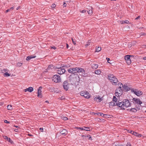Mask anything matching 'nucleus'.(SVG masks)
Returning <instances> with one entry per match:
<instances>
[{
  "instance_id": "052dcab7",
  "label": "nucleus",
  "mask_w": 146,
  "mask_h": 146,
  "mask_svg": "<svg viewBox=\"0 0 146 146\" xmlns=\"http://www.w3.org/2000/svg\"><path fill=\"white\" fill-rule=\"evenodd\" d=\"M14 131H15L16 132H18V130L17 129H15Z\"/></svg>"
},
{
  "instance_id": "20e7f679",
  "label": "nucleus",
  "mask_w": 146,
  "mask_h": 146,
  "mask_svg": "<svg viewBox=\"0 0 146 146\" xmlns=\"http://www.w3.org/2000/svg\"><path fill=\"white\" fill-rule=\"evenodd\" d=\"M52 79L54 82L56 83L59 82L61 81L60 76L57 74L54 75L52 77Z\"/></svg>"
},
{
  "instance_id": "c03bdc74",
  "label": "nucleus",
  "mask_w": 146,
  "mask_h": 146,
  "mask_svg": "<svg viewBox=\"0 0 146 146\" xmlns=\"http://www.w3.org/2000/svg\"><path fill=\"white\" fill-rule=\"evenodd\" d=\"M51 48L53 49L54 50H55L56 49V48L55 46H53L50 47Z\"/></svg>"
},
{
  "instance_id": "4d7b16f0",
  "label": "nucleus",
  "mask_w": 146,
  "mask_h": 146,
  "mask_svg": "<svg viewBox=\"0 0 146 146\" xmlns=\"http://www.w3.org/2000/svg\"><path fill=\"white\" fill-rule=\"evenodd\" d=\"M106 60H107V61L108 62V61H109V60H110V59L109 58H106Z\"/></svg>"
},
{
  "instance_id": "8fccbe9b",
  "label": "nucleus",
  "mask_w": 146,
  "mask_h": 146,
  "mask_svg": "<svg viewBox=\"0 0 146 146\" xmlns=\"http://www.w3.org/2000/svg\"><path fill=\"white\" fill-rule=\"evenodd\" d=\"M127 146H131V145L130 144L129 142L127 143Z\"/></svg>"
},
{
  "instance_id": "c756f323",
  "label": "nucleus",
  "mask_w": 146,
  "mask_h": 146,
  "mask_svg": "<svg viewBox=\"0 0 146 146\" xmlns=\"http://www.w3.org/2000/svg\"><path fill=\"white\" fill-rule=\"evenodd\" d=\"M88 13L89 15H91L92 13V10H90L88 11Z\"/></svg>"
},
{
  "instance_id": "dca6fc26",
  "label": "nucleus",
  "mask_w": 146,
  "mask_h": 146,
  "mask_svg": "<svg viewBox=\"0 0 146 146\" xmlns=\"http://www.w3.org/2000/svg\"><path fill=\"white\" fill-rule=\"evenodd\" d=\"M115 105L116 103L113 101H111L109 103V106L110 108L114 106H115Z\"/></svg>"
},
{
  "instance_id": "f3484780",
  "label": "nucleus",
  "mask_w": 146,
  "mask_h": 146,
  "mask_svg": "<svg viewBox=\"0 0 146 146\" xmlns=\"http://www.w3.org/2000/svg\"><path fill=\"white\" fill-rule=\"evenodd\" d=\"M92 68L94 69H97L98 67V65L97 64H93L91 65Z\"/></svg>"
},
{
  "instance_id": "412c9836",
  "label": "nucleus",
  "mask_w": 146,
  "mask_h": 146,
  "mask_svg": "<svg viewBox=\"0 0 146 146\" xmlns=\"http://www.w3.org/2000/svg\"><path fill=\"white\" fill-rule=\"evenodd\" d=\"M94 73L96 74H100L101 73V71L100 70H97L95 71Z\"/></svg>"
},
{
  "instance_id": "5fc2aeb1",
  "label": "nucleus",
  "mask_w": 146,
  "mask_h": 146,
  "mask_svg": "<svg viewBox=\"0 0 146 146\" xmlns=\"http://www.w3.org/2000/svg\"><path fill=\"white\" fill-rule=\"evenodd\" d=\"M39 129L41 132H42L43 131V128H40Z\"/></svg>"
},
{
  "instance_id": "473e14b6",
  "label": "nucleus",
  "mask_w": 146,
  "mask_h": 146,
  "mask_svg": "<svg viewBox=\"0 0 146 146\" xmlns=\"http://www.w3.org/2000/svg\"><path fill=\"white\" fill-rule=\"evenodd\" d=\"M22 63L20 62H18L17 64V66H19V67L21 66H22Z\"/></svg>"
},
{
  "instance_id": "680f3d73",
  "label": "nucleus",
  "mask_w": 146,
  "mask_h": 146,
  "mask_svg": "<svg viewBox=\"0 0 146 146\" xmlns=\"http://www.w3.org/2000/svg\"><path fill=\"white\" fill-rule=\"evenodd\" d=\"M118 92H116L115 93V95L116 96H117V95L118 94Z\"/></svg>"
},
{
  "instance_id": "72a5a7b5",
  "label": "nucleus",
  "mask_w": 146,
  "mask_h": 146,
  "mask_svg": "<svg viewBox=\"0 0 146 146\" xmlns=\"http://www.w3.org/2000/svg\"><path fill=\"white\" fill-rule=\"evenodd\" d=\"M61 100H65L66 99L64 96H62L61 98H59Z\"/></svg>"
},
{
  "instance_id": "a211bd4d",
  "label": "nucleus",
  "mask_w": 146,
  "mask_h": 146,
  "mask_svg": "<svg viewBox=\"0 0 146 146\" xmlns=\"http://www.w3.org/2000/svg\"><path fill=\"white\" fill-rule=\"evenodd\" d=\"M33 88L32 87H29L25 90V91H33Z\"/></svg>"
},
{
  "instance_id": "ea45409f",
  "label": "nucleus",
  "mask_w": 146,
  "mask_h": 146,
  "mask_svg": "<svg viewBox=\"0 0 146 146\" xmlns=\"http://www.w3.org/2000/svg\"><path fill=\"white\" fill-rule=\"evenodd\" d=\"M124 21V23H126V24H129V21H128V20H126L125 21Z\"/></svg>"
},
{
  "instance_id": "0eeeda50",
  "label": "nucleus",
  "mask_w": 146,
  "mask_h": 146,
  "mask_svg": "<svg viewBox=\"0 0 146 146\" xmlns=\"http://www.w3.org/2000/svg\"><path fill=\"white\" fill-rule=\"evenodd\" d=\"M125 59L128 64L129 65L131 64V61L130 59V55H127L125 56Z\"/></svg>"
},
{
  "instance_id": "49530a36",
  "label": "nucleus",
  "mask_w": 146,
  "mask_h": 146,
  "mask_svg": "<svg viewBox=\"0 0 146 146\" xmlns=\"http://www.w3.org/2000/svg\"><path fill=\"white\" fill-rule=\"evenodd\" d=\"M72 40L74 44L75 45L76 44L75 42L74 41V40L72 38Z\"/></svg>"
},
{
  "instance_id": "58836bf2",
  "label": "nucleus",
  "mask_w": 146,
  "mask_h": 146,
  "mask_svg": "<svg viewBox=\"0 0 146 146\" xmlns=\"http://www.w3.org/2000/svg\"><path fill=\"white\" fill-rule=\"evenodd\" d=\"M80 12L81 13H84L85 12H86V11L85 10H80Z\"/></svg>"
},
{
  "instance_id": "5701e85b",
  "label": "nucleus",
  "mask_w": 146,
  "mask_h": 146,
  "mask_svg": "<svg viewBox=\"0 0 146 146\" xmlns=\"http://www.w3.org/2000/svg\"><path fill=\"white\" fill-rule=\"evenodd\" d=\"M37 96L38 97L41 98L42 97V95L41 94V92H38Z\"/></svg>"
},
{
  "instance_id": "69168bd1",
  "label": "nucleus",
  "mask_w": 146,
  "mask_h": 146,
  "mask_svg": "<svg viewBox=\"0 0 146 146\" xmlns=\"http://www.w3.org/2000/svg\"><path fill=\"white\" fill-rule=\"evenodd\" d=\"M45 102L46 103H49V102L47 100H46V101H45Z\"/></svg>"
},
{
  "instance_id": "cd10ccee",
  "label": "nucleus",
  "mask_w": 146,
  "mask_h": 146,
  "mask_svg": "<svg viewBox=\"0 0 146 146\" xmlns=\"http://www.w3.org/2000/svg\"><path fill=\"white\" fill-rule=\"evenodd\" d=\"M73 68H70L68 69V71L69 72L73 74Z\"/></svg>"
},
{
  "instance_id": "13d9d810",
  "label": "nucleus",
  "mask_w": 146,
  "mask_h": 146,
  "mask_svg": "<svg viewBox=\"0 0 146 146\" xmlns=\"http://www.w3.org/2000/svg\"><path fill=\"white\" fill-rule=\"evenodd\" d=\"M10 9H8L6 11V13H7L8 12H9V11H10Z\"/></svg>"
},
{
  "instance_id": "a878e982",
  "label": "nucleus",
  "mask_w": 146,
  "mask_h": 146,
  "mask_svg": "<svg viewBox=\"0 0 146 146\" xmlns=\"http://www.w3.org/2000/svg\"><path fill=\"white\" fill-rule=\"evenodd\" d=\"M7 109L9 110L13 109L12 106L11 105H8L7 106Z\"/></svg>"
},
{
  "instance_id": "393cba45",
  "label": "nucleus",
  "mask_w": 146,
  "mask_h": 146,
  "mask_svg": "<svg viewBox=\"0 0 146 146\" xmlns=\"http://www.w3.org/2000/svg\"><path fill=\"white\" fill-rule=\"evenodd\" d=\"M73 74L77 73V67L73 68Z\"/></svg>"
},
{
  "instance_id": "b1692460",
  "label": "nucleus",
  "mask_w": 146,
  "mask_h": 146,
  "mask_svg": "<svg viewBox=\"0 0 146 146\" xmlns=\"http://www.w3.org/2000/svg\"><path fill=\"white\" fill-rule=\"evenodd\" d=\"M113 102H115V103H117V102L118 101H117V99L115 96H114L113 98Z\"/></svg>"
},
{
  "instance_id": "e433bc0d",
  "label": "nucleus",
  "mask_w": 146,
  "mask_h": 146,
  "mask_svg": "<svg viewBox=\"0 0 146 146\" xmlns=\"http://www.w3.org/2000/svg\"><path fill=\"white\" fill-rule=\"evenodd\" d=\"M133 98L132 97H131V96H129V100L131 101L132 102V101L133 100H132V99H133Z\"/></svg>"
},
{
  "instance_id": "9d476101",
  "label": "nucleus",
  "mask_w": 146,
  "mask_h": 146,
  "mask_svg": "<svg viewBox=\"0 0 146 146\" xmlns=\"http://www.w3.org/2000/svg\"><path fill=\"white\" fill-rule=\"evenodd\" d=\"M115 106H117L120 107H121V109L122 110H123L125 109L123 108L122 107L123 106L124 107V104H123V102H119V101L117 103H116Z\"/></svg>"
},
{
  "instance_id": "39448f33",
  "label": "nucleus",
  "mask_w": 146,
  "mask_h": 146,
  "mask_svg": "<svg viewBox=\"0 0 146 146\" xmlns=\"http://www.w3.org/2000/svg\"><path fill=\"white\" fill-rule=\"evenodd\" d=\"M80 94L86 98L88 99L90 97V95L88 92H80Z\"/></svg>"
},
{
  "instance_id": "09e8293b",
  "label": "nucleus",
  "mask_w": 146,
  "mask_h": 146,
  "mask_svg": "<svg viewBox=\"0 0 146 146\" xmlns=\"http://www.w3.org/2000/svg\"><path fill=\"white\" fill-rule=\"evenodd\" d=\"M120 23H121L122 24H124V21H120Z\"/></svg>"
},
{
  "instance_id": "338daca9",
  "label": "nucleus",
  "mask_w": 146,
  "mask_h": 146,
  "mask_svg": "<svg viewBox=\"0 0 146 146\" xmlns=\"http://www.w3.org/2000/svg\"><path fill=\"white\" fill-rule=\"evenodd\" d=\"M28 135L30 136H33V135L31 134H28Z\"/></svg>"
},
{
  "instance_id": "f257e3e1",
  "label": "nucleus",
  "mask_w": 146,
  "mask_h": 146,
  "mask_svg": "<svg viewBox=\"0 0 146 146\" xmlns=\"http://www.w3.org/2000/svg\"><path fill=\"white\" fill-rule=\"evenodd\" d=\"M117 87L115 91H120L122 90L123 89L127 91L130 90L131 91H136L137 90L136 89L132 88L126 85H124L123 86V84L120 83H119L118 84Z\"/></svg>"
},
{
  "instance_id": "7ed1b4c3",
  "label": "nucleus",
  "mask_w": 146,
  "mask_h": 146,
  "mask_svg": "<svg viewBox=\"0 0 146 146\" xmlns=\"http://www.w3.org/2000/svg\"><path fill=\"white\" fill-rule=\"evenodd\" d=\"M72 86V84H68L66 81H64L63 83V87L64 89L66 90H68Z\"/></svg>"
},
{
  "instance_id": "6e6d98bb",
  "label": "nucleus",
  "mask_w": 146,
  "mask_h": 146,
  "mask_svg": "<svg viewBox=\"0 0 146 146\" xmlns=\"http://www.w3.org/2000/svg\"><path fill=\"white\" fill-rule=\"evenodd\" d=\"M100 113H94V115H99Z\"/></svg>"
},
{
  "instance_id": "2f4dec72",
  "label": "nucleus",
  "mask_w": 146,
  "mask_h": 146,
  "mask_svg": "<svg viewBox=\"0 0 146 146\" xmlns=\"http://www.w3.org/2000/svg\"><path fill=\"white\" fill-rule=\"evenodd\" d=\"M53 66L52 65H50L48 66L47 69L48 70H50V69H52V68H53Z\"/></svg>"
},
{
  "instance_id": "a18cd8bd",
  "label": "nucleus",
  "mask_w": 146,
  "mask_h": 146,
  "mask_svg": "<svg viewBox=\"0 0 146 146\" xmlns=\"http://www.w3.org/2000/svg\"><path fill=\"white\" fill-rule=\"evenodd\" d=\"M4 122H5V123H10L9 122V121H8L7 120H5V121H4Z\"/></svg>"
},
{
  "instance_id": "603ef678",
  "label": "nucleus",
  "mask_w": 146,
  "mask_h": 146,
  "mask_svg": "<svg viewBox=\"0 0 146 146\" xmlns=\"http://www.w3.org/2000/svg\"><path fill=\"white\" fill-rule=\"evenodd\" d=\"M140 18V16H138V17H136V18H135V20H137L139 19Z\"/></svg>"
},
{
  "instance_id": "f03ea898",
  "label": "nucleus",
  "mask_w": 146,
  "mask_h": 146,
  "mask_svg": "<svg viewBox=\"0 0 146 146\" xmlns=\"http://www.w3.org/2000/svg\"><path fill=\"white\" fill-rule=\"evenodd\" d=\"M108 78L112 84L113 83L116 85V84L118 82L117 79L112 74H109Z\"/></svg>"
},
{
  "instance_id": "4468645a",
  "label": "nucleus",
  "mask_w": 146,
  "mask_h": 146,
  "mask_svg": "<svg viewBox=\"0 0 146 146\" xmlns=\"http://www.w3.org/2000/svg\"><path fill=\"white\" fill-rule=\"evenodd\" d=\"M60 133L61 134L63 135V136H65L66 135L67 133V131L65 129H64L60 131Z\"/></svg>"
},
{
  "instance_id": "37998d69",
  "label": "nucleus",
  "mask_w": 146,
  "mask_h": 146,
  "mask_svg": "<svg viewBox=\"0 0 146 146\" xmlns=\"http://www.w3.org/2000/svg\"><path fill=\"white\" fill-rule=\"evenodd\" d=\"M68 119V118L66 117H64L63 118V119L64 120H66Z\"/></svg>"
},
{
  "instance_id": "6ab92c4d",
  "label": "nucleus",
  "mask_w": 146,
  "mask_h": 146,
  "mask_svg": "<svg viewBox=\"0 0 146 146\" xmlns=\"http://www.w3.org/2000/svg\"><path fill=\"white\" fill-rule=\"evenodd\" d=\"M36 57V56H28L27 57L26 60H29L32 58H35Z\"/></svg>"
},
{
  "instance_id": "79ce46f5",
  "label": "nucleus",
  "mask_w": 146,
  "mask_h": 146,
  "mask_svg": "<svg viewBox=\"0 0 146 146\" xmlns=\"http://www.w3.org/2000/svg\"><path fill=\"white\" fill-rule=\"evenodd\" d=\"M145 35V33H140V36Z\"/></svg>"
},
{
  "instance_id": "1a4fd4ad",
  "label": "nucleus",
  "mask_w": 146,
  "mask_h": 146,
  "mask_svg": "<svg viewBox=\"0 0 146 146\" xmlns=\"http://www.w3.org/2000/svg\"><path fill=\"white\" fill-rule=\"evenodd\" d=\"M128 131L129 132L131 133L133 135H134L135 136H137V137H141L142 136V135L141 134H139L136 132L133 131H131V130H128Z\"/></svg>"
},
{
  "instance_id": "e2e57ef3",
  "label": "nucleus",
  "mask_w": 146,
  "mask_h": 146,
  "mask_svg": "<svg viewBox=\"0 0 146 146\" xmlns=\"http://www.w3.org/2000/svg\"><path fill=\"white\" fill-rule=\"evenodd\" d=\"M14 127H16L18 129L19 128V126H14Z\"/></svg>"
},
{
  "instance_id": "774afa93",
  "label": "nucleus",
  "mask_w": 146,
  "mask_h": 146,
  "mask_svg": "<svg viewBox=\"0 0 146 146\" xmlns=\"http://www.w3.org/2000/svg\"><path fill=\"white\" fill-rule=\"evenodd\" d=\"M66 47L67 48H68V44H66Z\"/></svg>"
},
{
  "instance_id": "f704fd0d",
  "label": "nucleus",
  "mask_w": 146,
  "mask_h": 146,
  "mask_svg": "<svg viewBox=\"0 0 146 146\" xmlns=\"http://www.w3.org/2000/svg\"><path fill=\"white\" fill-rule=\"evenodd\" d=\"M7 141L8 142H9L11 144H12L13 143V141L10 138H9Z\"/></svg>"
},
{
  "instance_id": "864d4df0",
  "label": "nucleus",
  "mask_w": 146,
  "mask_h": 146,
  "mask_svg": "<svg viewBox=\"0 0 146 146\" xmlns=\"http://www.w3.org/2000/svg\"><path fill=\"white\" fill-rule=\"evenodd\" d=\"M63 5L64 7H65L66 6V4L65 3H64Z\"/></svg>"
},
{
  "instance_id": "423d86ee",
  "label": "nucleus",
  "mask_w": 146,
  "mask_h": 146,
  "mask_svg": "<svg viewBox=\"0 0 146 146\" xmlns=\"http://www.w3.org/2000/svg\"><path fill=\"white\" fill-rule=\"evenodd\" d=\"M123 104H124V107L125 106L126 107H128L131 106V104L129 102V100H124L123 101Z\"/></svg>"
},
{
  "instance_id": "2eb2a0df",
  "label": "nucleus",
  "mask_w": 146,
  "mask_h": 146,
  "mask_svg": "<svg viewBox=\"0 0 146 146\" xmlns=\"http://www.w3.org/2000/svg\"><path fill=\"white\" fill-rule=\"evenodd\" d=\"M97 100H98V101L99 102H101L102 100V98H100L99 96H98V97H96L94 98V100L95 101H97Z\"/></svg>"
},
{
  "instance_id": "bb28decb",
  "label": "nucleus",
  "mask_w": 146,
  "mask_h": 146,
  "mask_svg": "<svg viewBox=\"0 0 146 146\" xmlns=\"http://www.w3.org/2000/svg\"><path fill=\"white\" fill-rule=\"evenodd\" d=\"M130 111L132 112H136L137 111V110L135 108H132L130 109Z\"/></svg>"
},
{
  "instance_id": "7c9ffc66",
  "label": "nucleus",
  "mask_w": 146,
  "mask_h": 146,
  "mask_svg": "<svg viewBox=\"0 0 146 146\" xmlns=\"http://www.w3.org/2000/svg\"><path fill=\"white\" fill-rule=\"evenodd\" d=\"M43 88L42 87V86H40L39 88L38 89V91H41L42 90H42Z\"/></svg>"
},
{
  "instance_id": "6e6552de",
  "label": "nucleus",
  "mask_w": 146,
  "mask_h": 146,
  "mask_svg": "<svg viewBox=\"0 0 146 146\" xmlns=\"http://www.w3.org/2000/svg\"><path fill=\"white\" fill-rule=\"evenodd\" d=\"M57 73L60 74H62L65 72V70L63 68H58L57 70Z\"/></svg>"
},
{
  "instance_id": "f8f14e48",
  "label": "nucleus",
  "mask_w": 146,
  "mask_h": 146,
  "mask_svg": "<svg viewBox=\"0 0 146 146\" xmlns=\"http://www.w3.org/2000/svg\"><path fill=\"white\" fill-rule=\"evenodd\" d=\"M78 129H80L81 130H86V131H90L89 128L88 127H77Z\"/></svg>"
},
{
  "instance_id": "3c124183",
  "label": "nucleus",
  "mask_w": 146,
  "mask_h": 146,
  "mask_svg": "<svg viewBox=\"0 0 146 146\" xmlns=\"http://www.w3.org/2000/svg\"><path fill=\"white\" fill-rule=\"evenodd\" d=\"M115 146H123L121 144H118L117 145H115Z\"/></svg>"
},
{
  "instance_id": "ddd939ff",
  "label": "nucleus",
  "mask_w": 146,
  "mask_h": 146,
  "mask_svg": "<svg viewBox=\"0 0 146 146\" xmlns=\"http://www.w3.org/2000/svg\"><path fill=\"white\" fill-rule=\"evenodd\" d=\"M77 73H80V72H82V73H84L85 72V70L82 68H77Z\"/></svg>"
},
{
  "instance_id": "bf43d9fd",
  "label": "nucleus",
  "mask_w": 146,
  "mask_h": 146,
  "mask_svg": "<svg viewBox=\"0 0 146 146\" xmlns=\"http://www.w3.org/2000/svg\"><path fill=\"white\" fill-rule=\"evenodd\" d=\"M14 9V7H11L10 9V10H11V9H12V10H13V9Z\"/></svg>"
},
{
  "instance_id": "c9c22d12",
  "label": "nucleus",
  "mask_w": 146,
  "mask_h": 146,
  "mask_svg": "<svg viewBox=\"0 0 146 146\" xmlns=\"http://www.w3.org/2000/svg\"><path fill=\"white\" fill-rule=\"evenodd\" d=\"M99 115L100 116L101 115H103V116L104 117H105L106 116H108V115H107V114H103L102 113H100Z\"/></svg>"
},
{
  "instance_id": "0e129e2a",
  "label": "nucleus",
  "mask_w": 146,
  "mask_h": 146,
  "mask_svg": "<svg viewBox=\"0 0 146 146\" xmlns=\"http://www.w3.org/2000/svg\"><path fill=\"white\" fill-rule=\"evenodd\" d=\"M143 60H146V57H143Z\"/></svg>"
},
{
  "instance_id": "c85d7f7f",
  "label": "nucleus",
  "mask_w": 146,
  "mask_h": 146,
  "mask_svg": "<svg viewBox=\"0 0 146 146\" xmlns=\"http://www.w3.org/2000/svg\"><path fill=\"white\" fill-rule=\"evenodd\" d=\"M10 75V74L8 72H5L4 74V76L5 77H8Z\"/></svg>"
},
{
  "instance_id": "4c0bfd02",
  "label": "nucleus",
  "mask_w": 146,
  "mask_h": 146,
  "mask_svg": "<svg viewBox=\"0 0 146 146\" xmlns=\"http://www.w3.org/2000/svg\"><path fill=\"white\" fill-rule=\"evenodd\" d=\"M90 42H88V44H86V45H85V47H87L89 45H90Z\"/></svg>"
},
{
  "instance_id": "9b49d317",
  "label": "nucleus",
  "mask_w": 146,
  "mask_h": 146,
  "mask_svg": "<svg viewBox=\"0 0 146 146\" xmlns=\"http://www.w3.org/2000/svg\"><path fill=\"white\" fill-rule=\"evenodd\" d=\"M132 100H133L136 103L140 105H141V104L142 103V102L140 100V99L133 98Z\"/></svg>"
},
{
  "instance_id": "a19ab883",
  "label": "nucleus",
  "mask_w": 146,
  "mask_h": 146,
  "mask_svg": "<svg viewBox=\"0 0 146 146\" xmlns=\"http://www.w3.org/2000/svg\"><path fill=\"white\" fill-rule=\"evenodd\" d=\"M56 7V5L54 4H52V5L51 6V7L52 8H54Z\"/></svg>"
},
{
  "instance_id": "de8ad7c7",
  "label": "nucleus",
  "mask_w": 146,
  "mask_h": 146,
  "mask_svg": "<svg viewBox=\"0 0 146 146\" xmlns=\"http://www.w3.org/2000/svg\"><path fill=\"white\" fill-rule=\"evenodd\" d=\"M4 138L5 139H7V140H8L9 138L7 136H5L4 137Z\"/></svg>"
},
{
  "instance_id": "4be33fe9",
  "label": "nucleus",
  "mask_w": 146,
  "mask_h": 146,
  "mask_svg": "<svg viewBox=\"0 0 146 146\" xmlns=\"http://www.w3.org/2000/svg\"><path fill=\"white\" fill-rule=\"evenodd\" d=\"M101 50V48L100 47H96V52H99Z\"/></svg>"
},
{
  "instance_id": "aec40b11",
  "label": "nucleus",
  "mask_w": 146,
  "mask_h": 146,
  "mask_svg": "<svg viewBox=\"0 0 146 146\" xmlns=\"http://www.w3.org/2000/svg\"><path fill=\"white\" fill-rule=\"evenodd\" d=\"M137 96H139L143 94L142 92H133Z\"/></svg>"
}]
</instances>
